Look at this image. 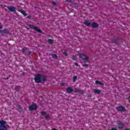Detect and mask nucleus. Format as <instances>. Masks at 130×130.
<instances>
[{"instance_id": "f3484780", "label": "nucleus", "mask_w": 130, "mask_h": 130, "mask_svg": "<svg viewBox=\"0 0 130 130\" xmlns=\"http://www.w3.org/2000/svg\"><path fill=\"white\" fill-rule=\"evenodd\" d=\"M94 94H100L101 93V90L99 89H94Z\"/></svg>"}, {"instance_id": "dca6fc26", "label": "nucleus", "mask_w": 130, "mask_h": 130, "mask_svg": "<svg viewBox=\"0 0 130 130\" xmlns=\"http://www.w3.org/2000/svg\"><path fill=\"white\" fill-rule=\"evenodd\" d=\"M91 26L93 27V28H97V27H98V26H99V25L98 24V23H97L96 22H93L91 24Z\"/></svg>"}, {"instance_id": "9d476101", "label": "nucleus", "mask_w": 130, "mask_h": 130, "mask_svg": "<svg viewBox=\"0 0 130 130\" xmlns=\"http://www.w3.org/2000/svg\"><path fill=\"white\" fill-rule=\"evenodd\" d=\"M9 32H10V30L8 29H5L4 30H0V33H1L2 34H8V33H9Z\"/></svg>"}, {"instance_id": "0eeeda50", "label": "nucleus", "mask_w": 130, "mask_h": 130, "mask_svg": "<svg viewBox=\"0 0 130 130\" xmlns=\"http://www.w3.org/2000/svg\"><path fill=\"white\" fill-rule=\"evenodd\" d=\"M22 51L23 53L26 52V54H32V52L31 51H29V49L27 48H24L22 49Z\"/></svg>"}, {"instance_id": "4468645a", "label": "nucleus", "mask_w": 130, "mask_h": 130, "mask_svg": "<svg viewBox=\"0 0 130 130\" xmlns=\"http://www.w3.org/2000/svg\"><path fill=\"white\" fill-rule=\"evenodd\" d=\"M84 24H85L86 26H87V27H89V26H91V25L92 24L91 23V22L89 21V20H86L84 23Z\"/></svg>"}, {"instance_id": "f8f14e48", "label": "nucleus", "mask_w": 130, "mask_h": 130, "mask_svg": "<svg viewBox=\"0 0 130 130\" xmlns=\"http://www.w3.org/2000/svg\"><path fill=\"white\" fill-rule=\"evenodd\" d=\"M117 124L118 128H120V129H122V128H123L124 124H123V123H122V122L118 123Z\"/></svg>"}, {"instance_id": "4be33fe9", "label": "nucleus", "mask_w": 130, "mask_h": 130, "mask_svg": "<svg viewBox=\"0 0 130 130\" xmlns=\"http://www.w3.org/2000/svg\"><path fill=\"white\" fill-rule=\"evenodd\" d=\"M112 41H113V43H115L116 44L118 42V40H117L116 39H113L112 40Z\"/></svg>"}, {"instance_id": "cd10ccee", "label": "nucleus", "mask_w": 130, "mask_h": 130, "mask_svg": "<svg viewBox=\"0 0 130 130\" xmlns=\"http://www.w3.org/2000/svg\"><path fill=\"white\" fill-rule=\"evenodd\" d=\"M63 54L65 56H68V53L67 52H64Z\"/></svg>"}, {"instance_id": "6e6552de", "label": "nucleus", "mask_w": 130, "mask_h": 130, "mask_svg": "<svg viewBox=\"0 0 130 130\" xmlns=\"http://www.w3.org/2000/svg\"><path fill=\"white\" fill-rule=\"evenodd\" d=\"M28 109L30 111H32V110H36L37 109V106L36 105H32L29 106Z\"/></svg>"}, {"instance_id": "423d86ee", "label": "nucleus", "mask_w": 130, "mask_h": 130, "mask_svg": "<svg viewBox=\"0 0 130 130\" xmlns=\"http://www.w3.org/2000/svg\"><path fill=\"white\" fill-rule=\"evenodd\" d=\"M41 115H43V116H45L46 119H49L50 118V116L49 115H47L46 112L45 111H43L41 112Z\"/></svg>"}, {"instance_id": "b1692460", "label": "nucleus", "mask_w": 130, "mask_h": 130, "mask_svg": "<svg viewBox=\"0 0 130 130\" xmlns=\"http://www.w3.org/2000/svg\"><path fill=\"white\" fill-rule=\"evenodd\" d=\"M77 58H78V57H77V56L74 55V56H73V60H77Z\"/></svg>"}, {"instance_id": "72a5a7b5", "label": "nucleus", "mask_w": 130, "mask_h": 130, "mask_svg": "<svg viewBox=\"0 0 130 130\" xmlns=\"http://www.w3.org/2000/svg\"><path fill=\"white\" fill-rule=\"evenodd\" d=\"M124 130H130L129 128H125Z\"/></svg>"}, {"instance_id": "9b49d317", "label": "nucleus", "mask_w": 130, "mask_h": 130, "mask_svg": "<svg viewBox=\"0 0 130 130\" xmlns=\"http://www.w3.org/2000/svg\"><path fill=\"white\" fill-rule=\"evenodd\" d=\"M8 9L10 12H12V13L16 12V8L13 6L8 7Z\"/></svg>"}, {"instance_id": "5701e85b", "label": "nucleus", "mask_w": 130, "mask_h": 130, "mask_svg": "<svg viewBox=\"0 0 130 130\" xmlns=\"http://www.w3.org/2000/svg\"><path fill=\"white\" fill-rule=\"evenodd\" d=\"M52 57H53V58H55L56 59H57V55H56V54H53L52 55Z\"/></svg>"}, {"instance_id": "c9c22d12", "label": "nucleus", "mask_w": 130, "mask_h": 130, "mask_svg": "<svg viewBox=\"0 0 130 130\" xmlns=\"http://www.w3.org/2000/svg\"><path fill=\"white\" fill-rule=\"evenodd\" d=\"M7 79H9L8 78H7Z\"/></svg>"}, {"instance_id": "393cba45", "label": "nucleus", "mask_w": 130, "mask_h": 130, "mask_svg": "<svg viewBox=\"0 0 130 130\" xmlns=\"http://www.w3.org/2000/svg\"><path fill=\"white\" fill-rule=\"evenodd\" d=\"M20 86H15V90L16 91H19V89H20Z\"/></svg>"}, {"instance_id": "aec40b11", "label": "nucleus", "mask_w": 130, "mask_h": 130, "mask_svg": "<svg viewBox=\"0 0 130 130\" xmlns=\"http://www.w3.org/2000/svg\"><path fill=\"white\" fill-rule=\"evenodd\" d=\"M77 79H78V76H75L73 78V83H75L77 81Z\"/></svg>"}, {"instance_id": "c85d7f7f", "label": "nucleus", "mask_w": 130, "mask_h": 130, "mask_svg": "<svg viewBox=\"0 0 130 130\" xmlns=\"http://www.w3.org/2000/svg\"><path fill=\"white\" fill-rule=\"evenodd\" d=\"M75 64L76 67H78L79 66V64H78V63H77V62H75Z\"/></svg>"}, {"instance_id": "ddd939ff", "label": "nucleus", "mask_w": 130, "mask_h": 130, "mask_svg": "<svg viewBox=\"0 0 130 130\" xmlns=\"http://www.w3.org/2000/svg\"><path fill=\"white\" fill-rule=\"evenodd\" d=\"M66 91L68 93H73L74 92V89L71 87H68L66 88Z\"/></svg>"}, {"instance_id": "7ed1b4c3", "label": "nucleus", "mask_w": 130, "mask_h": 130, "mask_svg": "<svg viewBox=\"0 0 130 130\" xmlns=\"http://www.w3.org/2000/svg\"><path fill=\"white\" fill-rule=\"evenodd\" d=\"M29 28H30V29H33L34 30H36V31H37L39 33L42 32V30H41V29L38 28V27L35 26L34 25H30Z\"/></svg>"}, {"instance_id": "6ab92c4d", "label": "nucleus", "mask_w": 130, "mask_h": 130, "mask_svg": "<svg viewBox=\"0 0 130 130\" xmlns=\"http://www.w3.org/2000/svg\"><path fill=\"white\" fill-rule=\"evenodd\" d=\"M48 43H49V44H53V40L51 39H49L47 41Z\"/></svg>"}, {"instance_id": "bb28decb", "label": "nucleus", "mask_w": 130, "mask_h": 130, "mask_svg": "<svg viewBox=\"0 0 130 130\" xmlns=\"http://www.w3.org/2000/svg\"><path fill=\"white\" fill-rule=\"evenodd\" d=\"M52 5L53 6H56V2H53L52 3Z\"/></svg>"}, {"instance_id": "1a4fd4ad", "label": "nucleus", "mask_w": 130, "mask_h": 130, "mask_svg": "<svg viewBox=\"0 0 130 130\" xmlns=\"http://www.w3.org/2000/svg\"><path fill=\"white\" fill-rule=\"evenodd\" d=\"M73 91L74 93H79L80 94H84V93H85V91L83 90H80L78 88H75Z\"/></svg>"}, {"instance_id": "c756f323", "label": "nucleus", "mask_w": 130, "mask_h": 130, "mask_svg": "<svg viewBox=\"0 0 130 130\" xmlns=\"http://www.w3.org/2000/svg\"><path fill=\"white\" fill-rule=\"evenodd\" d=\"M27 19H31V16L28 15V16H27Z\"/></svg>"}, {"instance_id": "412c9836", "label": "nucleus", "mask_w": 130, "mask_h": 130, "mask_svg": "<svg viewBox=\"0 0 130 130\" xmlns=\"http://www.w3.org/2000/svg\"><path fill=\"white\" fill-rule=\"evenodd\" d=\"M95 84H96V85H101L102 86H103V84H102V83H101V82H100L98 80L95 81Z\"/></svg>"}, {"instance_id": "f257e3e1", "label": "nucleus", "mask_w": 130, "mask_h": 130, "mask_svg": "<svg viewBox=\"0 0 130 130\" xmlns=\"http://www.w3.org/2000/svg\"><path fill=\"white\" fill-rule=\"evenodd\" d=\"M47 78L46 76L41 74H36L35 76V82L36 83H44L46 82Z\"/></svg>"}, {"instance_id": "a211bd4d", "label": "nucleus", "mask_w": 130, "mask_h": 130, "mask_svg": "<svg viewBox=\"0 0 130 130\" xmlns=\"http://www.w3.org/2000/svg\"><path fill=\"white\" fill-rule=\"evenodd\" d=\"M16 108H17V110H18V111H19V112H21V111H22V107L20 105H17L16 106Z\"/></svg>"}, {"instance_id": "39448f33", "label": "nucleus", "mask_w": 130, "mask_h": 130, "mask_svg": "<svg viewBox=\"0 0 130 130\" xmlns=\"http://www.w3.org/2000/svg\"><path fill=\"white\" fill-rule=\"evenodd\" d=\"M79 57L83 59V60H87V61H89V58L87 57V56L85 55L84 54H80Z\"/></svg>"}, {"instance_id": "f03ea898", "label": "nucleus", "mask_w": 130, "mask_h": 130, "mask_svg": "<svg viewBox=\"0 0 130 130\" xmlns=\"http://www.w3.org/2000/svg\"><path fill=\"white\" fill-rule=\"evenodd\" d=\"M6 121H0V130H8V124H6Z\"/></svg>"}, {"instance_id": "2eb2a0df", "label": "nucleus", "mask_w": 130, "mask_h": 130, "mask_svg": "<svg viewBox=\"0 0 130 130\" xmlns=\"http://www.w3.org/2000/svg\"><path fill=\"white\" fill-rule=\"evenodd\" d=\"M18 12H20V13H21V14H22L23 16H28V14L26 13V12H25L23 10H18Z\"/></svg>"}, {"instance_id": "473e14b6", "label": "nucleus", "mask_w": 130, "mask_h": 130, "mask_svg": "<svg viewBox=\"0 0 130 130\" xmlns=\"http://www.w3.org/2000/svg\"><path fill=\"white\" fill-rule=\"evenodd\" d=\"M66 2H70V3H71L72 1H71V0H67Z\"/></svg>"}, {"instance_id": "a878e982", "label": "nucleus", "mask_w": 130, "mask_h": 130, "mask_svg": "<svg viewBox=\"0 0 130 130\" xmlns=\"http://www.w3.org/2000/svg\"><path fill=\"white\" fill-rule=\"evenodd\" d=\"M82 66H83V67H84L85 68L89 67V64H82Z\"/></svg>"}, {"instance_id": "f704fd0d", "label": "nucleus", "mask_w": 130, "mask_h": 130, "mask_svg": "<svg viewBox=\"0 0 130 130\" xmlns=\"http://www.w3.org/2000/svg\"><path fill=\"white\" fill-rule=\"evenodd\" d=\"M2 28H3V26H2V25H0V29H2Z\"/></svg>"}, {"instance_id": "7c9ffc66", "label": "nucleus", "mask_w": 130, "mask_h": 130, "mask_svg": "<svg viewBox=\"0 0 130 130\" xmlns=\"http://www.w3.org/2000/svg\"><path fill=\"white\" fill-rule=\"evenodd\" d=\"M111 130H117L116 128H112Z\"/></svg>"}, {"instance_id": "20e7f679", "label": "nucleus", "mask_w": 130, "mask_h": 130, "mask_svg": "<svg viewBox=\"0 0 130 130\" xmlns=\"http://www.w3.org/2000/svg\"><path fill=\"white\" fill-rule=\"evenodd\" d=\"M116 110L117 111H120V112H124L125 111L126 109L124 108V107L122 106H119L116 108Z\"/></svg>"}, {"instance_id": "2f4dec72", "label": "nucleus", "mask_w": 130, "mask_h": 130, "mask_svg": "<svg viewBox=\"0 0 130 130\" xmlns=\"http://www.w3.org/2000/svg\"><path fill=\"white\" fill-rule=\"evenodd\" d=\"M60 85H61V86H63L64 85V84L63 83H61Z\"/></svg>"}]
</instances>
